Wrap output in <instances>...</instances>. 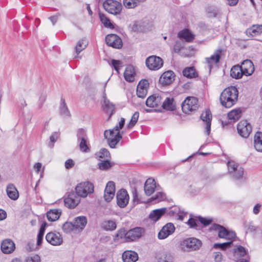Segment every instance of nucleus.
Instances as JSON below:
<instances>
[{"mask_svg": "<svg viewBox=\"0 0 262 262\" xmlns=\"http://www.w3.org/2000/svg\"><path fill=\"white\" fill-rule=\"evenodd\" d=\"M240 67L245 75H251L254 72V64L250 60L246 59L243 61Z\"/></svg>", "mask_w": 262, "mask_h": 262, "instance_id": "nucleus-21", "label": "nucleus"}, {"mask_svg": "<svg viewBox=\"0 0 262 262\" xmlns=\"http://www.w3.org/2000/svg\"><path fill=\"white\" fill-rule=\"evenodd\" d=\"M75 228L74 224L71 222H66L62 225V229L63 231L67 233H70Z\"/></svg>", "mask_w": 262, "mask_h": 262, "instance_id": "nucleus-51", "label": "nucleus"}, {"mask_svg": "<svg viewBox=\"0 0 262 262\" xmlns=\"http://www.w3.org/2000/svg\"><path fill=\"white\" fill-rule=\"evenodd\" d=\"M174 73L171 71H168L164 72L160 77L159 82L163 85H167L170 84L174 80Z\"/></svg>", "mask_w": 262, "mask_h": 262, "instance_id": "nucleus-22", "label": "nucleus"}, {"mask_svg": "<svg viewBox=\"0 0 262 262\" xmlns=\"http://www.w3.org/2000/svg\"><path fill=\"white\" fill-rule=\"evenodd\" d=\"M198 107V100L194 97L189 96L186 97L182 103V111L186 114H190L195 111Z\"/></svg>", "mask_w": 262, "mask_h": 262, "instance_id": "nucleus-4", "label": "nucleus"}, {"mask_svg": "<svg viewBox=\"0 0 262 262\" xmlns=\"http://www.w3.org/2000/svg\"><path fill=\"white\" fill-rule=\"evenodd\" d=\"M199 220L202 224H203L205 226L208 225L212 221V219L204 218L201 216L199 217Z\"/></svg>", "mask_w": 262, "mask_h": 262, "instance_id": "nucleus-63", "label": "nucleus"}, {"mask_svg": "<svg viewBox=\"0 0 262 262\" xmlns=\"http://www.w3.org/2000/svg\"><path fill=\"white\" fill-rule=\"evenodd\" d=\"M213 257L215 262H221L222 260V254L221 252H214Z\"/></svg>", "mask_w": 262, "mask_h": 262, "instance_id": "nucleus-64", "label": "nucleus"}, {"mask_svg": "<svg viewBox=\"0 0 262 262\" xmlns=\"http://www.w3.org/2000/svg\"><path fill=\"white\" fill-rule=\"evenodd\" d=\"M238 134L243 138H247L252 132L251 124L246 120L239 122L237 125Z\"/></svg>", "mask_w": 262, "mask_h": 262, "instance_id": "nucleus-10", "label": "nucleus"}, {"mask_svg": "<svg viewBox=\"0 0 262 262\" xmlns=\"http://www.w3.org/2000/svg\"><path fill=\"white\" fill-rule=\"evenodd\" d=\"M99 16L101 22L105 27L109 28H114V26L111 23L110 20L105 16V14L100 12L99 13Z\"/></svg>", "mask_w": 262, "mask_h": 262, "instance_id": "nucleus-43", "label": "nucleus"}, {"mask_svg": "<svg viewBox=\"0 0 262 262\" xmlns=\"http://www.w3.org/2000/svg\"><path fill=\"white\" fill-rule=\"evenodd\" d=\"M129 195L125 190L121 189L117 193V202L119 206L123 208L129 201Z\"/></svg>", "mask_w": 262, "mask_h": 262, "instance_id": "nucleus-17", "label": "nucleus"}, {"mask_svg": "<svg viewBox=\"0 0 262 262\" xmlns=\"http://www.w3.org/2000/svg\"><path fill=\"white\" fill-rule=\"evenodd\" d=\"M165 199L166 194L162 192H158L155 195L149 199V202L155 201L156 203H158L164 201Z\"/></svg>", "mask_w": 262, "mask_h": 262, "instance_id": "nucleus-45", "label": "nucleus"}, {"mask_svg": "<svg viewBox=\"0 0 262 262\" xmlns=\"http://www.w3.org/2000/svg\"><path fill=\"white\" fill-rule=\"evenodd\" d=\"M170 212L173 214H177L178 217V219L181 221H183L184 220L186 214V213L183 210H180V208L177 207L172 208L170 210Z\"/></svg>", "mask_w": 262, "mask_h": 262, "instance_id": "nucleus-46", "label": "nucleus"}, {"mask_svg": "<svg viewBox=\"0 0 262 262\" xmlns=\"http://www.w3.org/2000/svg\"><path fill=\"white\" fill-rule=\"evenodd\" d=\"M7 194L10 199L16 200L18 198V192L13 184H10L7 187Z\"/></svg>", "mask_w": 262, "mask_h": 262, "instance_id": "nucleus-29", "label": "nucleus"}, {"mask_svg": "<svg viewBox=\"0 0 262 262\" xmlns=\"http://www.w3.org/2000/svg\"><path fill=\"white\" fill-rule=\"evenodd\" d=\"M48 243L53 246H60L63 243V238L59 232L52 231L48 233L46 236Z\"/></svg>", "mask_w": 262, "mask_h": 262, "instance_id": "nucleus-11", "label": "nucleus"}, {"mask_svg": "<svg viewBox=\"0 0 262 262\" xmlns=\"http://www.w3.org/2000/svg\"><path fill=\"white\" fill-rule=\"evenodd\" d=\"M131 230H126L124 228H121L118 231L114 237L115 242L125 243L131 241Z\"/></svg>", "mask_w": 262, "mask_h": 262, "instance_id": "nucleus-13", "label": "nucleus"}, {"mask_svg": "<svg viewBox=\"0 0 262 262\" xmlns=\"http://www.w3.org/2000/svg\"><path fill=\"white\" fill-rule=\"evenodd\" d=\"M222 52V49L217 50L210 57L206 58V62L208 64L210 68H211L212 63H216L219 62Z\"/></svg>", "mask_w": 262, "mask_h": 262, "instance_id": "nucleus-30", "label": "nucleus"}, {"mask_svg": "<svg viewBox=\"0 0 262 262\" xmlns=\"http://www.w3.org/2000/svg\"><path fill=\"white\" fill-rule=\"evenodd\" d=\"M153 28L152 22L145 21H136L134 23L132 30L134 31H148Z\"/></svg>", "mask_w": 262, "mask_h": 262, "instance_id": "nucleus-15", "label": "nucleus"}, {"mask_svg": "<svg viewBox=\"0 0 262 262\" xmlns=\"http://www.w3.org/2000/svg\"><path fill=\"white\" fill-rule=\"evenodd\" d=\"M106 43L116 49H120L122 47L121 39L116 34H111L105 37Z\"/></svg>", "mask_w": 262, "mask_h": 262, "instance_id": "nucleus-12", "label": "nucleus"}, {"mask_svg": "<svg viewBox=\"0 0 262 262\" xmlns=\"http://www.w3.org/2000/svg\"><path fill=\"white\" fill-rule=\"evenodd\" d=\"M183 75L187 78H192L197 76V74L193 67L186 68L183 71Z\"/></svg>", "mask_w": 262, "mask_h": 262, "instance_id": "nucleus-41", "label": "nucleus"}, {"mask_svg": "<svg viewBox=\"0 0 262 262\" xmlns=\"http://www.w3.org/2000/svg\"><path fill=\"white\" fill-rule=\"evenodd\" d=\"M156 182L152 178H148L145 182L144 190L146 195L150 196L155 191Z\"/></svg>", "mask_w": 262, "mask_h": 262, "instance_id": "nucleus-24", "label": "nucleus"}, {"mask_svg": "<svg viewBox=\"0 0 262 262\" xmlns=\"http://www.w3.org/2000/svg\"><path fill=\"white\" fill-rule=\"evenodd\" d=\"M80 150L83 152H88L90 150L89 147V140L88 139H82L77 140Z\"/></svg>", "mask_w": 262, "mask_h": 262, "instance_id": "nucleus-40", "label": "nucleus"}, {"mask_svg": "<svg viewBox=\"0 0 262 262\" xmlns=\"http://www.w3.org/2000/svg\"><path fill=\"white\" fill-rule=\"evenodd\" d=\"M227 166L228 172L229 173L234 172L235 170H236L237 167H241L238 164L236 163L234 161H229L227 163Z\"/></svg>", "mask_w": 262, "mask_h": 262, "instance_id": "nucleus-50", "label": "nucleus"}, {"mask_svg": "<svg viewBox=\"0 0 262 262\" xmlns=\"http://www.w3.org/2000/svg\"><path fill=\"white\" fill-rule=\"evenodd\" d=\"M118 126L116 125L113 129L106 130L104 132V137L111 148L115 147L116 144L122 138L119 132L118 131Z\"/></svg>", "mask_w": 262, "mask_h": 262, "instance_id": "nucleus-2", "label": "nucleus"}, {"mask_svg": "<svg viewBox=\"0 0 262 262\" xmlns=\"http://www.w3.org/2000/svg\"><path fill=\"white\" fill-rule=\"evenodd\" d=\"M234 253L236 254L239 255V257H242L246 254L245 249L242 246H238L236 249H235ZM237 255H235L236 257Z\"/></svg>", "mask_w": 262, "mask_h": 262, "instance_id": "nucleus-58", "label": "nucleus"}, {"mask_svg": "<svg viewBox=\"0 0 262 262\" xmlns=\"http://www.w3.org/2000/svg\"><path fill=\"white\" fill-rule=\"evenodd\" d=\"M75 190L79 197L85 198L93 192L94 186L89 182H84L79 183L76 187Z\"/></svg>", "mask_w": 262, "mask_h": 262, "instance_id": "nucleus-6", "label": "nucleus"}, {"mask_svg": "<svg viewBox=\"0 0 262 262\" xmlns=\"http://www.w3.org/2000/svg\"><path fill=\"white\" fill-rule=\"evenodd\" d=\"M201 118L203 121L205 122V134L208 136L210 133L212 119V115L210 110H206L205 112H203Z\"/></svg>", "mask_w": 262, "mask_h": 262, "instance_id": "nucleus-19", "label": "nucleus"}, {"mask_svg": "<svg viewBox=\"0 0 262 262\" xmlns=\"http://www.w3.org/2000/svg\"><path fill=\"white\" fill-rule=\"evenodd\" d=\"M238 91L233 86L228 87L224 90L220 95V102L222 105L226 108H230L237 101Z\"/></svg>", "mask_w": 262, "mask_h": 262, "instance_id": "nucleus-1", "label": "nucleus"}, {"mask_svg": "<svg viewBox=\"0 0 262 262\" xmlns=\"http://www.w3.org/2000/svg\"><path fill=\"white\" fill-rule=\"evenodd\" d=\"M184 47L183 43L180 41H177L173 47V51L175 53H179Z\"/></svg>", "mask_w": 262, "mask_h": 262, "instance_id": "nucleus-59", "label": "nucleus"}, {"mask_svg": "<svg viewBox=\"0 0 262 262\" xmlns=\"http://www.w3.org/2000/svg\"><path fill=\"white\" fill-rule=\"evenodd\" d=\"M145 64L149 70L156 71L159 70L163 66V61L159 56L151 55L146 58Z\"/></svg>", "mask_w": 262, "mask_h": 262, "instance_id": "nucleus-8", "label": "nucleus"}, {"mask_svg": "<svg viewBox=\"0 0 262 262\" xmlns=\"http://www.w3.org/2000/svg\"><path fill=\"white\" fill-rule=\"evenodd\" d=\"M79 202V197L74 193H70L64 200L65 206L70 208H75Z\"/></svg>", "mask_w": 262, "mask_h": 262, "instance_id": "nucleus-20", "label": "nucleus"}, {"mask_svg": "<svg viewBox=\"0 0 262 262\" xmlns=\"http://www.w3.org/2000/svg\"><path fill=\"white\" fill-rule=\"evenodd\" d=\"M123 262H131V250L124 251L122 255Z\"/></svg>", "mask_w": 262, "mask_h": 262, "instance_id": "nucleus-55", "label": "nucleus"}, {"mask_svg": "<svg viewBox=\"0 0 262 262\" xmlns=\"http://www.w3.org/2000/svg\"><path fill=\"white\" fill-rule=\"evenodd\" d=\"M162 106L163 108L169 111H173L175 110L176 108L173 99L169 98H167L162 103Z\"/></svg>", "mask_w": 262, "mask_h": 262, "instance_id": "nucleus-39", "label": "nucleus"}, {"mask_svg": "<svg viewBox=\"0 0 262 262\" xmlns=\"http://www.w3.org/2000/svg\"><path fill=\"white\" fill-rule=\"evenodd\" d=\"M166 211V208H162L160 209L154 210L150 213L149 215V218L151 220L154 222H156L158 221L161 217V216L165 214Z\"/></svg>", "mask_w": 262, "mask_h": 262, "instance_id": "nucleus-27", "label": "nucleus"}, {"mask_svg": "<svg viewBox=\"0 0 262 262\" xmlns=\"http://www.w3.org/2000/svg\"><path fill=\"white\" fill-rule=\"evenodd\" d=\"M161 97L158 94H154L149 96L146 101V105L148 107H155L161 104Z\"/></svg>", "mask_w": 262, "mask_h": 262, "instance_id": "nucleus-25", "label": "nucleus"}, {"mask_svg": "<svg viewBox=\"0 0 262 262\" xmlns=\"http://www.w3.org/2000/svg\"><path fill=\"white\" fill-rule=\"evenodd\" d=\"M101 227L105 231H113L117 228V223L113 220H105L102 223Z\"/></svg>", "mask_w": 262, "mask_h": 262, "instance_id": "nucleus-33", "label": "nucleus"}, {"mask_svg": "<svg viewBox=\"0 0 262 262\" xmlns=\"http://www.w3.org/2000/svg\"><path fill=\"white\" fill-rule=\"evenodd\" d=\"M253 146L257 151L262 152V132H257L255 133L253 139Z\"/></svg>", "mask_w": 262, "mask_h": 262, "instance_id": "nucleus-26", "label": "nucleus"}, {"mask_svg": "<svg viewBox=\"0 0 262 262\" xmlns=\"http://www.w3.org/2000/svg\"><path fill=\"white\" fill-rule=\"evenodd\" d=\"M148 88V81L145 79L141 80L137 86V96L141 98H144L147 94Z\"/></svg>", "mask_w": 262, "mask_h": 262, "instance_id": "nucleus-14", "label": "nucleus"}, {"mask_svg": "<svg viewBox=\"0 0 262 262\" xmlns=\"http://www.w3.org/2000/svg\"><path fill=\"white\" fill-rule=\"evenodd\" d=\"M105 191L113 193H115V184L113 181H109L105 187Z\"/></svg>", "mask_w": 262, "mask_h": 262, "instance_id": "nucleus-56", "label": "nucleus"}, {"mask_svg": "<svg viewBox=\"0 0 262 262\" xmlns=\"http://www.w3.org/2000/svg\"><path fill=\"white\" fill-rule=\"evenodd\" d=\"M232 178L235 180H239L243 178L244 175V169L242 167H238L234 172H231Z\"/></svg>", "mask_w": 262, "mask_h": 262, "instance_id": "nucleus-42", "label": "nucleus"}, {"mask_svg": "<svg viewBox=\"0 0 262 262\" xmlns=\"http://www.w3.org/2000/svg\"><path fill=\"white\" fill-rule=\"evenodd\" d=\"M144 229L141 227L132 229V241L140 238L144 232Z\"/></svg>", "mask_w": 262, "mask_h": 262, "instance_id": "nucleus-44", "label": "nucleus"}, {"mask_svg": "<svg viewBox=\"0 0 262 262\" xmlns=\"http://www.w3.org/2000/svg\"><path fill=\"white\" fill-rule=\"evenodd\" d=\"M61 214V210L58 209H51L47 213L48 220L51 222L57 220Z\"/></svg>", "mask_w": 262, "mask_h": 262, "instance_id": "nucleus-31", "label": "nucleus"}, {"mask_svg": "<svg viewBox=\"0 0 262 262\" xmlns=\"http://www.w3.org/2000/svg\"><path fill=\"white\" fill-rule=\"evenodd\" d=\"M124 78L126 81L131 82V66L126 67L124 72Z\"/></svg>", "mask_w": 262, "mask_h": 262, "instance_id": "nucleus-54", "label": "nucleus"}, {"mask_svg": "<svg viewBox=\"0 0 262 262\" xmlns=\"http://www.w3.org/2000/svg\"><path fill=\"white\" fill-rule=\"evenodd\" d=\"M115 193L107 192V191H105V190H104V198L106 202H110L113 199Z\"/></svg>", "mask_w": 262, "mask_h": 262, "instance_id": "nucleus-61", "label": "nucleus"}, {"mask_svg": "<svg viewBox=\"0 0 262 262\" xmlns=\"http://www.w3.org/2000/svg\"><path fill=\"white\" fill-rule=\"evenodd\" d=\"M178 36L179 38L184 39L187 42H191L194 39V35L188 29H185L180 31Z\"/></svg>", "mask_w": 262, "mask_h": 262, "instance_id": "nucleus-32", "label": "nucleus"}, {"mask_svg": "<svg viewBox=\"0 0 262 262\" xmlns=\"http://www.w3.org/2000/svg\"><path fill=\"white\" fill-rule=\"evenodd\" d=\"M87 219L85 216H80L75 220L74 225L76 229H83L86 226Z\"/></svg>", "mask_w": 262, "mask_h": 262, "instance_id": "nucleus-35", "label": "nucleus"}, {"mask_svg": "<svg viewBox=\"0 0 262 262\" xmlns=\"http://www.w3.org/2000/svg\"><path fill=\"white\" fill-rule=\"evenodd\" d=\"M40 258L38 255H34L32 256L28 257L26 259V262H40Z\"/></svg>", "mask_w": 262, "mask_h": 262, "instance_id": "nucleus-60", "label": "nucleus"}, {"mask_svg": "<svg viewBox=\"0 0 262 262\" xmlns=\"http://www.w3.org/2000/svg\"><path fill=\"white\" fill-rule=\"evenodd\" d=\"M110 65L116 71L118 74L119 73L120 69L124 66L122 61L115 59H112Z\"/></svg>", "mask_w": 262, "mask_h": 262, "instance_id": "nucleus-47", "label": "nucleus"}, {"mask_svg": "<svg viewBox=\"0 0 262 262\" xmlns=\"http://www.w3.org/2000/svg\"><path fill=\"white\" fill-rule=\"evenodd\" d=\"M135 185L134 191L132 192L133 195V200L132 202V206H136V205L144 203L145 202L142 200V197L138 192V189H141L142 187V183L140 180H136L134 178L132 180V185Z\"/></svg>", "mask_w": 262, "mask_h": 262, "instance_id": "nucleus-9", "label": "nucleus"}, {"mask_svg": "<svg viewBox=\"0 0 262 262\" xmlns=\"http://www.w3.org/2000/svg\"><path fill=\"white\" fill-rule=\"evenodd\" d=\"M88 45V41L86 39L84 38L80 39L75 47V51L77 55H78L82 50L85 49Z\"/></svg>", "mask_w": 262, "mask_h": 262, "instance_id": "nucleus-37", "label": "nucleus"}, {"mask_svg": "<svg viewBox=\"0 0 262 262\" xmlns=\"http://www.w3.org/2000/svg\"><path fill=\"white\" fill-rule=\"evenodd\" d=\"M211 229L217 231L218 236L220 238H225L231 241L235 238L236 234L232 231L228 230L223 226L216 224H213L211 225Z\"/></svg>", "mask_w": 262, "mask_h": 262, "instance_id": "nucleus-3", "label": "nucleus"}, {"mask_svg": "<svg viewBox=\"0 0 262 262\" xmlns=\"http://www.w3.org/2000/svg\"><path fill=\"white\" fill-rule=\"evenodd\" d=\"M246 32L247 35L251 36L259 35L262 33V25H253L247 29Z\"/></svg>", "mask_w": 262, "mask_h": 262, "instance_id": "nucleus-28", "label": "nucleus"}, {"mask_svg": "<svg viewBox=\"0 0 262 262\" xmlns=\"http://www.w3.org/2000/svg\"><path fill=\"white\" fill-rule=\"evenodd\" d=\"M59 137V133L58 132H54L50 136V142L52 143L51 147L53 146L54 143L57 141Z\"/></svg>", "mask_w": 262, "mask_h": 262, "instance_id": "nucleus-62", "label": "nucleus"}, {"mask_svg": "<svg viewBox=\"0 0 262 262\" xmlns=\"http://www.w3.org/2000/svg\"><path fill=\"white\" fill-rule=\"evenodd\" d=\"M173 257L170 254H166L165 255H162L160 258V262H172Z\"/></svg>", "mask_w": 262, "mask_h": 262, "instance_id": "nucleus-57", "label": "nucleus"}, {"mask_svg": "<svg viewBox=\"0 0 262 262\" xmlns=\"http://www.w3.org/2000/svg\"><path fill=\"white\" fill-rule=\"evenodd\" d=\"M77 140L82 139H88V137L87 135L86 130L84 128H79L77 131Z\"/></svg>", "mask_w": 262, "mask_h": 262, "instance_id": "nucleus-49", "label": "nucleus"}, {"mask_svg": "<svg viewBox=\"0 0 262 262\" xmlns=\"http://www.w3.org/2000/svg\"><path fill=\"white\" fill-rule=\"evenodd\" d=\"M175 231V227L172 223H168L164 225L158 233V238L163 239L172 234Z\"/></svg>", "mask_w": 262, "mask_h": 262, "instance_id": "nucleus-16", "label": "nucleus"}, {"mask_svg": "<svg viewBox=\"0 0 262 262\" xmlns=\"http://www.w3.org/2000/svg\"><path fill=\"white\" fill-rule=\"evenodd\" d=\"M60 114L63 117H69L71 116L70 111L66 105L64 99H61V104L60 106Z\"/></svg>", "mask_w": 262, "mask_h": 262, "instance_id": "nucleus-38", "label": "nucleus"}, {"mask_svg": "<svg viewBox=\"0 0 262 262\" xmlns=\"http://www.w3.org/2000/svg\"><path fill=\"white\" fill-rule=\"evenodd\" d=\"M241 114L242 112L240 108L234 109L228 113V117L229 120L235 122L241 118Z\"/></svg>", "mask_w": 262, "mask_h": 262, "instance_id": "nucleus-36", "label": "nucleus"}, {"mask_svg": "<svg viewBox=\"0 0 262 262\" xmlns=\"http://www.w3.org/2000/svg\"><path fill=\"white\" fill-rule=\"evenodd\" d=\"M103 103L102 105L103 110L108 115V119L115 112V105L107 99L106 94L103 95Z\"/></svg>", "mask_w": 262, "mask_h": 262, "instance_id": "nucleus-18", "label": "nucleus"}, {"mask_svg": "<svg viewBox=\"0 0 262 262\" xmlns=\"http://www.w3.org/2000/svg\"><path fill=\"white\" fill-rule=\"evenodd\" d=\"M115 163L110 162L107 160L102 161L98 164V166L101 170H107L114 165Z\"/></svg>", "mask_w": 262, "mask_h": 262, "instance_id": "nucleus-48", "label": "nucleus"}, {"mask_svg": "<svg viewBox=\"0 0 262 262\" xmlns=\"http://www.w3.org/2000/svg\"><path fill=\"white\" fill-rule=\"evenodd\" d=\"M103 6L105 11L114 15L119 14L122 10L121 4L115 0H106L103 2Z\"/></svg>", "mask_w": 262, "mask_h": 262, "instance_id": "nucleus-5", "label": "nucleus"}, {"mask_svg": "<svg viewBox=\"0 0 262 262\" xmlns=\"http://www.w3.org/2000/svg\"><path fill=\"white\" fill-rule=\"evenodd\" d=\"M243 75V71L241 69L239 65L234 66L231 68L230 75L232 78L236 79H240L242 77Z\"/></svg>", "mask_w": 262, "mask_h": 262, "instance_id": "nucleus-34", "label": "nucleus"}, {"mask_svg": "<svg viewBox=\"0 0 262 262\" xmlns=\"http://www.w3.org/2000/svg\"><path fill=\"white\" fill-rule=\"evenodd\" d=\"M15 249L14 242L10 239L4 240L1 244V250L4 253H12Z\"/></svg>", "mask_w": 262, "mask_h": 262, "instance_id": "nucleus-23", "label": "nucleus"}, {"mask_svg": "<svg viewBox=\"0 0 262 262\" xmlns=\"http://www.w3.org/2000/svg\"><path fill=\"white\" fill-rule=\"evenodd\" d=\"M201 246V242L193 237L188 238L183 241L181 243V248L184 251H193L199 249Z\"/></svg>", "mask_w": 262, "mask_h": 262, "instance_id": "nucleus-7", "label": "nucleus"}, {"mask_svg": "<svg viewBox=\"0 0 262 262\" xmlns=\"http://www.w3.org/2000/svg\"><path fill=\"white\" fill-rule=\"evenodd\" d=\"M96 155L100 159L107 158L110 157L109 151L105 148H102L99 152L96 154Z\"/></svg>", "mask_w": 262, "mask_h": 262, "instance_id": "nucleus-53", "label": "nucleus"}, {"mask_svg": "<svg viewBox=\"0 0 262 262\" xmlns=\"http://www.w3.org/2000/svg\"><path fill=\"white\" fill-rule=\"evenodd\" d=\"M233 242L230 241L224 243H215L213 245V248L215 249H221L222 250H225L227 248L230 247V246L232 244Z\"/></svg>", "mask_w": 262, "mask_h": 262, "instance_id": "nucleus-52", "label": "nucleus"}]
</instances>
